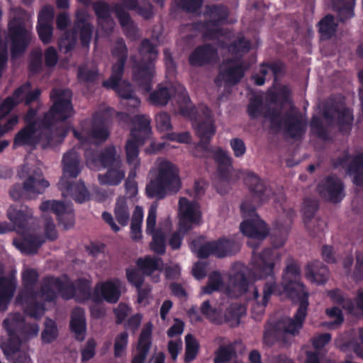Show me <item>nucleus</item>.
<instances>
[{
	"label": "nucleus",
	"instance_id": "obj_51",
	"mask_svg": "<svg viewBox=\"0 0 363 363\" xmlns=\"http://www.w3.org/2000/svg\"><path fill=\"white\" fill-rule=\"evenodd\" d=\"M123 6L128 10L135 11L145 20H150L154 16L153 6L150 3L140 6L138 0H126Z\"/></svg>",
	"mask_w": 363,
	"mask_h": 363
},
{
	"label": "nucleus",
	"instance_id": "obj_29",
	"mask_svg": "<svg viewBox=\"0 0 363 363\" xmlns=\"http://www.w3.org/2000/svg\"><path fill=\"white\" fill-rule=\"evenodd\" d=\"M69 327L70 332L74 334L76 340L82 342L85 340L86 320L84 310L82 308L75 307L72 310Z\"/></svg>",
	"mask_w": 363,
	"mask_h": 363
},
{
	"label": "nucleus",
	"instance_id": "obj_24",
	"mask_svg": "<svg viewBox=\"0 0 363 363\" xmlns=\"http://www.w3.org/2000/svg\"><path fill=\"white\" fill-rule=\"evenodd\" d=\"M84 156L87 162L91 161L94 164L99 163L103 167L110 168L116 166L117 162H121L120 156L117 155L116 148L113 145L105 147L100 153L86 149Z\"/></svg>",
	"mask_w": 363,
	"mask_h": 363
},
{
	"label": "nucleus",
	"instance_id": "obj_20",
	"mask_svg": "<svg viewBox=\"0 0 363 363\" xmlns=\"http://www.w3.org/2000/svg\"><path fill=\"white\" fill-rule=\"evenodd\" d=\"M317 190L321 198L334 203L341 201L345 197L344 184L335 174H330L319 182Z\"/></svg>",
	"mask_w": 363,
	"mask_h": 363
},
{
	"label": "nucleus",
	"instance_id": "obj_19",
	"mask_svg": "<svg viewBox=\"0 0 363 363\" xmlns=\"http://www.w3.org/2000/svg\"><path fill=\"white\" fill-rule=\"evenodd\" d=\"M121 296V283L118 279H108L96 284L92 294V301L101 303H116Z\"/></svg>",
	"mask_w": 363,
	"mask_h": 363
},
{
	"label": "nucleus",
	"instance_id": "obj_22",
	"mask_svg": "<svg viewBox=\"0 0 363 363\" xmlns=\"http://www.w3.org/2000/svg\"><path fill=\"white\" fill-rule=\"evenodd\" d=\"M40 210L43 213L51 211L55 213L59 223L62 224L65 229H69L74 226V210L63 201L57 200L45 201L40 204Z\"/></svg>",
	"mask_w": 363,
	"mask_h": 363
},
{
	"label": "nucleus",
	"instance_id": "obj_40",
	"mask_svg": "<svg viewBox=\"0 0 363 363\" xmlns=\"http://www.w3.org/2000/svg\"><path fill=\"white\" fill-rule=\"evenodd\" d=\"M65 281H66V285H72L73 286V296L71 299L76 297L79 302H84L90 298L92 299L91 282L88 279L79 278L75 281V283H73L66 277Z\"/></svg>",
	"mask_w": 363,
	"mask_h": 363
},
{
	"label": "nucleus",
	"instance_id": "obj_26",
	"mask_svg": "<svg viewBox=\"0 0 363 363\" xmlns=\"http://www.w3.org/2000/svg\"><path fill=\"white\" fill-rule=\"evenodd\" d=\"M113 11L125 35L131 40H136L139 37V29L130 13L120 4L113 5Z\"/></svg>",
	"mask_w": 363,
	"mask_h": 363
},
{
	"label": "nucleus",
	"instance_id": "obj_59",
	"mask_svg": "<svg viewBox=\"0 0 363 363\" xmlns=\"http://www.w3.org/2000/svg\"><path fill=\"white\" fill-rule=\"evenodd\" d=\"M77 32L82 47L89 48L92 39L94 26L91 23H86L79 27L72 28Z\"/></svg>",
	"mask_w": 363,
	"mask_h": 363
},
{
	"label": "nucleus",
	"instance_id": "obj_58",
	"mask_svg": "<svg viewBox=\"0 0 363 363\" xmlns=\"http://www.w3.org/2000/svg\"><path fill=\"white\" fill-rule=\"evenodd\" d=\"M21 304H26L24 313L28 316L35 318H40L45 313V306L38 302L36 298L28 301H16Z\"/></svg>",
	"mask_w": 363,
	"mask_h": 363
},
{
	"label": "nucleus",
	"instance_id": "obj_49",
	"mask_svg": "<svg viewBox=\"0 0 363 363\" xmlns=\"http://www.w3.org/2000/svg\"><path fill=\"white\" fill-rule=\"evenodd\" d=\"M172 96L170 90L160 84L156 89L152 91L149 96L150 102L157 106H163L168 104Z\"/></svg>",
	"mask_w": 363,
	"mask_h": 363
},
{
	"label": "nucleus",
	"instance_id": "obj_13",
	"mask_svg": "<svg viewBox=\"0 0 363 363\" xmlns=\"http://www.w3.org/2000/svg\"><path fill=\"white\" fill-rule=\"evenodd\" d=\"M33 209L23 204L11 205L7 211V217L13 223L11 226L7 222H0V235L15 230L19 233L28 230L29 221L33 218Z\"/></svg>",
	"mask_w": 363,
	"mask_h": 363
},
{
	"label": "nucleus",
	"instance_id": "obj_36",
	"mask_svg": "<svg viewBox=\"0 0 363 363\" xmlns=\"http://www.w3.org/2000/svg\"><path fill=\"white\" fill-rule=\"evenodd\" d=\"M328 267L320 260H314L308 263L306 267V277L318 284H325L329 279Z\"/></svg>",
	"mask_w": 363,
	"mask_h": 363
},
{
	"label": "nucleus",
	"instance_id": "obj_11",
	"mask_svg": "<svg viewBox=\"0 0 363 363\" xmlns=\"http://www.w3.org/2000/svg\"><path fill=\"white\" fill-rule=\"evenodd\" d=\"M18 174L20 178L26 179L22 184H16L11 188L9 194L13 200L23 199L27 194H42L50 186L49 182L43 178V172L39 168L30 170L27 165H23Z\"/></svg>",
	"mask_w": 363,
	"mask_h": 363
},
{
	"label": "nucleus",
	"instance_id": "obj_9",
	"mask_svg": "<svg viewBox=\"0 0 363 363\" xmlns=\"http://www.w3.org/2000/svg\"><path fill=\"white\" fill-rule=\"evenodd\" d=\"M264 116L269 120L270 130L275 133L282 130L291 139L299 140L306 133L307 121L300 113L286 111L282 113L281 108L269 107Z\"/></svg>",
	"mask_w": 363,
	"mask_h": 363
},
{
	"label": "nucleus",
	"instance_id": "obj_17",
	"mask_svg": "<svg viewBox=\"0 0 363 363\" xmlns=\"http://www.w3.org/2000/svg\"><path fill=\"white\" fill-rule=\"evenodd\" d=\"M201 220V213L196 202H191L185 197L179 201V230L186 234L193 227L199 225Z\"/></svg>",
	"mask_w": 363,
	"mask_h": 363
},
{
	"label": "nucleus",
	"instance_id": "obj_14",
	"mask_svg": "<svg viewBox=\"0 0 363 363\" xmlns=\"http://www.w3.org/2000/svg\"><path fill=\"white\" fill-rule=\"evenodd\" d=\"M204 15L212 18L203 21H199L196 24L201 26L204 30V36L209 40H214L222 33V30L216 28L225 21L229 15L227 6L223 5H208L206 6Z\"/></svg>",
	"mask_w": 363,
	"mask_h": 363
},
{
	"label": "nucleus",
	"instance_id": "obj_2",
	"mask_svg": "<svg viewBox=\"0 0 363 363\" xmlns=\"http://www.w3.org/2000/svg\"><path fill=\"white\" fill-rule=\"evenodd\" d=\"M252 201L245 200L240 206L244 218H250L240 223V231L246 236L257 240H262L269 235V229L264 221L261 220L257 212V206L267 202L274 194L271 187L254 172H248L245 177Z\"/></svg>",
	"mask_w": 363,
	"mask_h": 363
},
{
	"label": "nucleus",
	"instance_id": "obj_16",
	"mask_svg": "<svg viewBox=\"0 0 363 363\" xmlns=\"http://www.w3.org/2000/svg\"><path fill=\"white\" fill-rule=\"evenodd\" d=\"M54 289L65 300H70L73 296L72 285H66L65 280L50 276L43 278L38 296H40L47 302L55 301L57 294Z\"/></svg>",
	"mask_w": 363,
	"mask_h": 363
},
{
	"label": "nucleus",
	"instance_id": "obj_54",
	"mask_svg": "<svg viewBox=\"0 0 363 363\" xmlns=\"http://www.w3.org/2000/svg\"><path fill=\"white\" fill-rule=\"evenodd\" d=\"M114 215L117 222L122 226H126L130 220V212L128 204L124 199H117L115 208Z\"/></svg>",
	"mask_w": 363,
	"mask_h": 363
},
{
	"label": "nucleus",
	"instance_id": "obj_38",
	"mask_svg": "<svg viewBox=\"0 0 363 363\" xmlns=\"http://www.w3.org/2000/svg\"><path fill=\"white\" fill-rule=\"evenodd\" d=\"M191 250L196 253L200 259H206L210 255L216 257V242L215 241L205 242L203 236L194 239L189 244Z\"/></svg>",
	"mask_w": 363,
	"mask_h": 363
},
{
	"label": "nucleus",
	"instance_id": "obj_43",
	"mask_svg": "<svg viewBox=\"0 0 363 363\" xmlns=\"http://www.w3.org/2000/svg\"><path fill=\"white\" fill-rule=\"evenodd\" d=\"M333 8L338 12L340 22H345L354 16L355 0H332Z\"/></svg>",
	"mask_w": 363,
	"mask_h": 363
},
{
	"label": "nucleus",
	"instance_id": "obj_18",
	"mask_svg": "<svg viewBox=\"0 0 363 363\" xmlns=\"http://www.w3.org/2000/svg\"><path fill=\"white\" fill-rule=\"evenodd\" d=\"M75 138L82 145L90 144L92 140L96 144L106 142L110 135L106 119L101 116L94 115L91 122L90 130L84 134L77 130H72Z\"/></svg>",
	"mask_w": 363,
	"mask_h": 363
},
{
	"label": "nucleus",
	"instance_id": "obj_33",
	"mask_svg": "<svg viewBox=\"0 0 363 363\" xmlns=\"http://www.w3.org/2000/svg\"><path fill=\"white\" fill-rule=\"evenodd\" d=\"M17 287V280L12 276L0 277V310L5 311L11 301Z\"/></svg>",
	"mask_w": 363,
	"mask_h": 363
},
{
	"label": "nucleus",
	"instance_id": "obj_1",
	"mask_svg": "<svg viewBox=\"0 0 363 363\" xmlns=\"http://www.w3.org/2000/svg\"><path fill=\"white\" fill-rule=\"evenodd\" d=\"M181 94L182 98V103L180 105L181 113L194 121L193 125L197 135L200 138V141L192 152L193 155L196 157H207V155L211 154V157L217 164L219 177L222 180H228L233 167L231 157L222 147H218L216 149L209 147L211 140L216 133V126L210 110L206 108L204 118L197 121V110L191 104L186 90L183 87Z\"/></svg>",
	"mask_w": 363,
	"mask_h": 363
},
{
	"label": "nucleus",
	"instance_id": "obj_6",
	"mask_svg": "<svg viewBox=\"0 0 363 363\" xmlns=\"http://www.w3.org/2000/svg\"><path fill=\"white\" fill-rule=\"evenodd\" d=\"M63 175L57 187L63 196H70L77 203H82L89 199V194L83 182H71L67 177L77 178L80 173V160L77 152L71 150L62 158Z\"/></svg>",
	"mask_w": 363,
	"mask_h": 363
},
{
	"label": "nucleus",
	"instance_id": "obj_7",
	"mask_svg": "<svg viewBox=\"0 0 363 363\" xmlns=\"http://www.w3.org/2000/svg\"><path fill=\"white\" fill-rule=\"evenodd\" d=\"M157 174L145 187L149 199L162 200L168 194L177 193L181 188V182L176 166L171 162L164 160L157 168Z\"/></svg>",
	"mask_w": 363,
	"mask_h": 363
},
{
	"label": "nucleus",
	"instance_id": "obj_8",
	"mask_svg": "<svg viewBox=\"0 0 363 363\" xmlns=\"http://www.w3.org/2000/svg\"><path fill=\"white\" fill-rule=\"evenodd\" d=\"M140 57L137 60L131 57L133 62V79L145 91H149L152 88V81L155 74V62L158 56L156 45L150 39L145 38L140 42L138 49Z\"/></svg>",
	"mask_w": 363,
	"mask_h": 363
},
{
	"label": "nucleus",
	"instance_id": "obj_32",
	"mask_svg": "<svg viewBox=\"0 0 363 363\" xmlns=\"http://www.w3.org/2000/svg\"><path fill=\"white\" fill-rule=\"evenodd\" d=\"M2 325L8 333L9 338L1 343V347L4 354L9 358L19 351L21 340L20 334L11 326L9 318L4 319Z\"/></svg>",
	"mask_w": 363,
	"mask_h": 363
},
{
	"label": "nucleus",
	"instance_id": "obj_34",
	"mask_svg": "<svg viewBox=\"0 0 363 363\" xmlns=\"http://www.w3.org/2000/svg\"><path fill=\"white\" fill-rule=\"evenodd\" d=\"M7 318L11 320V325L21 335L23 339L35 337L39 331V326L36 323H26L23 316L19 313L11 314Z\"/></svg>",
	"mask_w": 363,
	"mask_h": 363
},
{
	"label": "nucleus",
	"instance_id": "obj_41",
	"mask_svg": "<svg viewBox=\"0 0 363 363\" xmlns=\"http://www.w3.org/2000/svg\"><path fill=\"white\" fill-rule=\"evenodd\" d=\"M125 174L122 162H117L116 166L108 168L105 174H99L98 180L101 185L117 186L125 178Z\"/></svg>",
	"mask_w": 363,
	"mask_h": 363
},
{
	"label": "nucleus",
	"instance_id": "obj_15",
	"mask_svg": "<svg viewBox=\"0 0 363 363\" xmlns=\"http://www.w3.org/2000/svg\"><path fill=\"white\" fill-rule=\"evenodd\" d=\"M9 35L11 42V57L15 59L21 57L31 42V32L26 28L22 21L14 19L9 25Z\"/></svg>",
	"mask_w": 363,
	"mask_h": 363
},
{
	"label": "nucleus",
	"instance_id": "obj_57",
	"mask_svg": "<svg viewBox=\"0 0 363 363\" xmlns=\"http://www.w3.org/2000/svg\"><path fill=\"white\" fill-rule=\"evenodd\" d=\"M186 347L184 361L190 363L194 360L199 353V344L197 340L191 335L188 334L185 337Z\"/></svg>",
	"mask_w": 363,
	"mask_h": 363
},
{
	"label": "nucleus",
	"instance_id": "obj_4",
	"mask_svg": "<svg viewBox=\"0 0 363 363\" xmlns=\"http://www.w3.org/2000/svg\"><path fill=\"white\" fill-rule=\"evenodd\" d=\"M285 290L289 298L294 303L298 304V307L294 318L289 319L286 323L282 320L267 321L264 327L263 342L268 346L274 345L285 333L293 335L298 334L307 315L309 294L303 290V286L297 283L289 284L285 286Z\"/></svg>",
	"mask_w": 363,
	"mask_h": 363
},
{
	"label": "nucleus",
	"instance_id": "obj_50",
	"mask_svg": "<svg viewBox=\"0 0 363 363\" xmlns=\"http://www.w3.org/2000/svg\"><path fill=\"white\" fill-rule=\"evenodd\" d=\"M77 79L86 86L94 85L97 83L99 72L96 67L89 68L86 66H79L77 69Z\"/></svg>",
	"mask_w": 363,
	"mask_h": 363
},
{
	"label": "nucleus",
	"instance_id": "obj_46",
	"mask_svg": "<svg viewBox=\"0 0 363 363\" xmlns=\"http://www.w3.org/2000/svg\"><path fill=\"white\" fill-rule=\"evenodd\" d=\"M300 279V267L299 266L295 263L292 262L286 267L283 274V289L284 291L286 294V291L285 290V286L289 284L297 283L303 286V290L308 293L306 286L299 281Z\"/></svg>",
	"mask_w": 363,
	"mask_h": 363
},
{
	"label": "nucleus",
	"instance_id": "obj_37",
	"mask_svg": "<svg viewBox=\"0 0 363 363\" xmlns=\"http://www.w3.org/2000/svg\"><path fill=\"white\" fill-rule=\"evenodd\" d=\"M130 135L132 138L127 140L125 146L126 160L128 164L137 167L140 165L139 146L144 144L145 140L144 137L138 135L135 130H130Z\"/></svg>",
	"mask_w": 363,
	"mask_h": 363
},
{
	"label": "nucleus",
	"instance_id": "obj_53",
	"mask_svg": "<svg viewBox=\"0 0 363 363\" xmlns=\"http://www.w3.org/2000/svg\"><path fill=\"white\" fill-rule=\"evenodd\" d=\"M147 234L152 238L150 244V249L158 255H163L166 251V235L163 230L157 228V230Z\"/></svg>",
	"mask_w": 363,
	"mask_h": 363
},
{
	"label": "nucleus",
	"instance_id": "obj_61",
	"mask_svg": "<svg viewBox=\"0 0 363 363\" xmlns=\"http://www.w3.org/2000/svg\"><path fill=\"white\" fill-rule=\"evenodd\" d=\"M223 284L221 274L218 272L214 271L208 275L207 284L202 288V292L205 294H211L218 291Z\"/></svg>",
	"mask_w": 363,
	"mask_h": 363
},
{
	"label": "nucleus",
	"instance_id": "obj_27",
	"mask_svg": "<svg viewBox=\"0 0 363 363\" xmlns=\"http://www.w3.org/2000/svg\"><path fill=\"white\" fill-rule=\"evenodd\" d=\"M38 280V274L33 269L26 270L22 275L23 289L16 297V301H28L37 298L38 292L35 286Z\"/></svg>",
	"mask_w": 363,
	"mask_h": 363
},
{
	"label": "nucleus",
	"instance_id": "obj_48",
	"mask_svg": "<svg viewBox=\"0 0 363 363\" xmlns=\"http://www.w3.org/2000/svg\"><path fill=\"white\" fill-rule=\"evenodd\" d=\"M125 63L126 62L117 61L112 65L110 77L102 83L104 87L114 89L117 86V84L121 82L123 76Z\"/></svg>",
	"mask_w": 363,
	"mask_h": 363
},
{
	"label": "nucleus",
	"instance_id": "obj_39",
	"mask_svg": "<svg viewBox=\"0 0 363 363\" xmlns=\"http://www.w3.org/2000/svg\"><path fill=\"white\" fill-rule=\"evenodd\" d=\"M216 257L233 256L240 250V243L233 238L222 237L216 240Z\"/></svg>",
	"mask_w": 363,
	"mask_h": 363
},
{
	"label": "nucleus",
	"instance_id": "obj_28",
	"mask_svg": "<svg viewBox=\"0 0 363 363\" xmlns=\"http://www.w3.org/2000/svg\"><path fill=\"white\" fill-rule=\"evenodd\" d=\"M225 67L219 72V75L227 83L235 85L243 78L245 67L242 63H235V59L228 58L223 62Z\"/></svg>",
	"mask_w": 363,
	"mask_h": 363
},
{
	"label": "nucleus",
	"instance_id": "obj_23",
	"mask_svg": "<svg viewBox=\"0 0 363 363\" xmlns=\"http://www.w3.org/2000/svg\"><path fill=\"white\" fill-rule=\"evenodd\" d=\"M219 60L218 49L211 43L197 46L189 56V64L194 67L213 65Z\"/></svg>",
	"mask_w": 363,
	"mask_h": 363
},
{
	"label": "nucleus",
	"instance_id": "obj_3",
	"mask_svg": "<svg viewBox=\"0 0 363 363\" xmlns=\"http://www.w3.org/2000/svg\"><path fill=\"white\" fill-rule=\"evenodd\" d=\"M50 99L52 106L43 117L36 118L38 109L30 107L23 118L26 125L33 124V127L38 128L40 130H45L47 138L51 137L52 131L62 127H69L62 122L71 118L74 113L69 89H52Z\"/></svg>",
	"mask_w": 363,
	"mask_h": 363
},
{
	"label": "nucleus",
	"instance_id": "obj_21",
	"mask_svg": "<svg viewBox=\"0 0 363 363\" xmlns=\"http://www.w3.org/2000/svg\"><path fill=\"white\" fill-rule=\"evenodd\" d=\"M351 155L345 151L342 156L333 161L334 168L345 167L347 166V174L353 176V183L358 186H363V154L354 156L352 161Z\"/></svg>",
	"mask_w": 363,
	"mask_h": 363
},
{
	"label": "nucleus",
	"instance_id": "obj_31",
	"mask_svg": "<svg viewBox=\"0 0 363 363\" xmlns=\"http://www.w3.org/2000/svg\"><path fill=\"white\" fill-rule=\"evenodd\" d=\"M44 242L45 240L40 235H26L13 240V245L21 253L26 255L36 254Z\"/></svg>",
	"mask_w": 363,
	"mask_h": 363
},
{
	"label": "nucleus",
	"instance_id": "obj_5",
	"mask_svg": "<svg viewBox=\"0 0 363 363\" xmlns=\"http://www.w3.org/2000/svg\"><path fill=\"white\" fill-rule=\"evenodd\" d=\"M248 245L252 247L251 267L242 264L235 265V272L231 275L230 281L240 294H245L248 291L250 285L258 279H264L272 276L274 273L275 259L277 255L274 250L267 247L259 254H256L257 245H252L248 242Z\"/></svg>",
	"mask_w": 363,
	"mask_h": 363
},
{
	"label": "nucleus",
	"instance_id": "obj_64",
	"mask_svg": "<svg viewBox=\"0 0 363 363\" xmlns=\"http://www.w3.org/2000/svg\"><path fill=\"white\" fill-rule=\"evenodd\" d=\"M128 48L123 38L116 40L114 47L111 49V55L119 62H126L128 59Z\"/></svg>",
	"mask_w": 363,
	"mask_h": 363
},
{
	"label": "nucleus",
	"instance_id": "obj_12",
	"mask_svg": "<svg viewBox=\"0 0 363 363\" xmlns=\"http://www.w3.org/2000/svg\"><path fill=\"white\" fill-rule=\"evenodd\" d=\"M323 116L326 121H336L339 132L348 135L352 129L354 121L353 110L347 106L342 100H331L325 104Z\"/></svg>",
	"mask_w": 363,
	"mask_h": 363
},
{
	"label": "nucleus",
	"instance_id": "obj_52",
	"mask_svg": "<svg viewBox=\"0 0 363 363\" xmlns=\"http://www.w3.org/2000/svg\"><path fill=\"white\" fill-rule=\"evenodd\" d=\"M77 32L73 30L72 28L66 30L60 38L57 45L60 51L67 54L71 52L77 44Z\"/></svg>",
	"mask_w": 363,
	"mask_h": 363
},
{
	"label": "nucleus",
	"instance_id": "obj_45",
	"mask_svg": "<svg viewBox=\"0 0 363 363\" xmlns=\"http://www.w3.org/2000/svg\"><path fill=\"white\" fill-rule=\"evenodd\" d=\"M318 26L320 38L326 40L331 39L335 35L337 24L335 22L334 16L331 14H328L319 21Z\"/></svg>",
	"mask_w": 363,
	"mask_h": 363
},
{
	"label": "nucleus",
	"instance_id": "obj_62",
	"mask_svg": "<svg viewBox=\"0 0 363 363\" xmlns=\"http://www.w3.org/2000/svg\"><path fill=\"white\" fill-rule=\"evenodd\" d=\"M201 313L212 323L220 325L222 323V317L216 308L210 304V301H203L200 307Z\"/></svg>",
	"mask_w": 363,
	"mask_h": 363
},
{
	"label": "nucleus",
	"instance_id": "obj_25",
	"mask_svg": "<svg viewBox=\"0 0 363 363\" xmlns=\"http://www.w3.org/2000/svg\"><path fill=\"white\" fill-rule=\"evenodd\" d=\"M318 210V203L316 201L311 199H304L302 208L303 222L310 234L313 237H320L327 225L324 220L318 219L315 220L316 225L311 228V220Z\"/></svg>",
	"mask_w": 363,
	"mask_h": 363
},
{
	"label": "nucleus",
	"instance_id": "obj_56",
	"mask_svg": "<svg viewBox=\"0 0 363 363\" xmlns=\"http://www.w3.org/2000/svg\"><path fill=\"white\" fill-rule=\"evenodd\" d=\"M229 52L236 57H242L250 50V42L244 37L233 40L228 48Z\"/></svg>",
	"mask_w": 363,
	"mask_h": 363
},
{
	"label": "nucleus",
	"instance_id": "obj_35",
	"mask_svg": "<svg viewBox=\"0 0 363 363\" xmlns=\"http://www.w3.org/2000/svg\"><path fill=\"white\" fill-rule=\"evenodd\" d=\"M31 84L29 82L19 86L14 90L12 96H7L0 104V117L8 115L14 107L22 102L21 97L30 88Z\"/></svg>",
	"mask_w": 363,
	"mask_h": 363
},
{
	"label": "nucleus",
	"instance_id": "obj_44",
	"mask_svg": "<svg viewBox=\"0 0 363 363\" xmlns=\"http://www.w3.org/2000/svg\"><path fill=\"white\" fill-rule=\"evenodd\" d=\"M152 324L147 323L143 328L137 342L136 352L148 354L152 347Z\"/></svg>",
	"mask_w": 363,
	"mask_h": 363
},
{
	"label": "nucleus",
	"instance_id": "obj_47",
	"mask_svg": "<svg viewBox=\"0 0 363 363\" xmlns=\"http://www.w3.org/2000/svg\"><path fill=\"white\" fill-rule=\"evenodd\" d=\"M150 118L147 115H136L132 119L134 127L131 130H135V133L140 137H144L145 140L150 137L151 133Z\"/></svg>",
	"mask_w": 363,
	"mask_h": 363
},
{
	"label": "nucleus",
	"instance_id": "obj_10",
	"mask_svg": "<svg viewBox=\"0 0 363 363\" xmlns=\"http://www.w3.org/2000/svg\"><path fill=\"white\" fill-rule=\"evenodd\" d=\"M69 127H62L52 131V135L46 138L45 130H40L33 127V124L26 125L15 135L13 147L14 149L22 146H35L40 142H46L48 145H55L61 143L69 131Z\"/></svg>",
	"mask_w": 363,
	"mask_h": 363
},
{
	"label": "nucleus",
	"instance_id": "obj_55",
	"mask_svg": "<svg viewBox=\"0 0 363 363\" xmlns=\"http://www.w3.org/2000/svg\"><path fill=\"white\" fill-rule=\"evenodd\" d=\"M311 132L313 135L323 141H329L330 140V132L325 127L318 116L312 117L310 123Z\"/></svg>",
	"mask_w": 363,
	"mask_h": 363
},
{
	"label": "nucleus",
	"instance_id": "obj_63",
	"mask_svg": "<svg viewBox=\"0 0 363 363\" xmlns=\"http://www.w3.org/2000/svg\"><path fill=\"white\" fill-rule=\"evenodd\" d=\"M235 355V350L232 345H221L215 352L214 363H228Z\"/></svg>",
	"mask_w": 363,
	"mask_h": 363
},
{
	"label": "nucleus",
	"instance_id": "obj_30",
	"mask_svg": "<svg viewBox=\"0 0 363 363\" xmlns=\"http://www.w3.org/2000/svg\"><path fill=\"white\" fill-rule=\"evenodd\" d=\"M92 9L102 28L107 32H111L115 26V21L111 16V13H114L113 6L111 7L107 2L99 0L94 2Z\"/></svg>",
	"mask_w": 363,
	"mask_h": 363
},
{
	"label": "nucleus",
	"instance_id": "obj_42",
	"mask_svg": "<svg viewBox=\"0 0 363 363\" xmlns=\"http://www.w3.org/2000/svg\"><path fill=\"white\" fill-rule=\"evenodd\" d=\"M136 265L143 274L150 276L155 271L161 272L163 269L162 259L160 257H154L147 255L145 257L138 258L136 261Z\"/></svg>",
	"mask_w": 363,
	"mask_h": 363
},
{
	"label": "nucleus",
	"instance_id": "obj_60",
	"mask_svg": "<svg viewBox=\"0 0 363 363\" xmlns=\"http://www.w3.org/2000/svg\"><path fill=\"white\" fill-rule=\"evenodd\" d=\"M59 331L56 323L48 318L45 323V328L41 333L43 342L50 344L54 342L58 337Z\"/></svg>",
	"mask_w": 363,
	"mask_h": 363
}]
</instances>
